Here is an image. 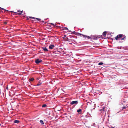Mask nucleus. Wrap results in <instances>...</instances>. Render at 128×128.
Segmentation results:
<instances>
[{"label": "nucleus", "mask_w": 128, "mask_h": 128, "mask_svg": "<svg viewBox=\"0 0 128 128\" xmlns=\"http://www.w3.org/2000/svg\"><path fill=\"white\" fill-rule=\"evenodd\" d=\"M77 33H78V34L80 36H83L84 38H87L88 39H90V40H92V35H91L90 36L86 35H84L81 34L79 33L78 32H71V34H76Z\"/></svg>", "instance_id": "nucleus-1"}, {"label": "nucleus", "mask_w": 128, "mask_h": 128, "mask_svg": "<svg viewBox=\"0 0 128 128\" xmlns=\"http://www.w3.org/2000/svg\"><path fill=\"white\" fill-rule=\"evenodd\" d=\"M92 39H93L94 40H96L98 38H102L103 39L102 35H92Z\"/></svg>", "instance_id": "nucleus-2"}, {"label": "nucleus", "mask_w": 128, "mask_h": 128, "mask_svg": "<svg viewBox=\"0 0 128 128\" xmlns=\"http://www.w3.org/2000/svg\"><path fill=\"white\" fill-rule=\"evenodd\" d=\"M23 12V10L22 11H20V10H18L17 11V12H14V13L16 14V15H17L18 14L20 15L22 14V13Z\"/></svg>", "instance_id": "nucleus-3"}, {"label": "nucleus", "mask_w": 128, "mask_h": 128, "mask_svg": "<svg viewBox=\"0 0 128 128\" xmlns=\"http://www.w3.org/2000/svg\"><path fill=\"white\" fill-rule=\"evenodd\" d=\"M78 101L77 100L74 101L70 103V104L71 105H73L74 104H76L78 103Z\"/></svg>", "instance_id": "nucleus-4"}, {"label": "nucleus", "mask_w": 128, "mask_h": 128, "mask_svg": "<svg viewBox=\"0 0 128 128\" xmlns=\"http://www.w3.org/2000/svg\"><path fill=\"white\" fill-rule=\"evenodd\" d=\"M42 60H39L38 59H37L35 61V62L36 64H38L42 62Z\"/></svg>", "instance_id": "nucleus-5"}, {"label": "nucleus", "mask_w": 128, "mask_h": 128, "mask_svg": "<svg viewBox=\"0 0 128 128\" xmlns=\"http://www.w3.org/2000/svg\"><path fill=\"white\" fill-rule=\"evenodd\" d=\"M108 32H103L102 33V35L104 37V38H104V39H106L108 37H107L106 36V34H107V33Z\"/></svg>", "instance_id": "nucleus-6"}, {"label": "nucleus", "mask_w": 128, "mask_h": 128, "mask_svg": "<svg viewBox=\"0 0 128 128\" xmlns=\"http://www.w3.org/2000/svg\"><path fill=\"white\" fill-rule=\"evenodd\" d=\"M54 47V45L53 44H50L49 46V48L50 49H53Z\"/></svg>", "instance_id": "nucleus-7"}, {"label": "nucleus", "mask_w": 128, "mask_h": 128, "mask_svg": "<svg viewBox=\"0 0 128 128\" xmlns=\"http://www.w3.org/2000/svg\"><path fill=\"white\" fill-rule=\"evenodd\" d=\"M106 107H103L102 109H101L100 110L102 112H106V111L104 109Z\"/></svg>", "instance_id": "nucleus-8"}, {"label": "nucleus", "mask_w": 128, "mask_h": 128, "mask_svg": "<svg viewBox=\"0 0 128 128\" xmlns=\"http://www.w3.org/2000/svg\"><path fill=\"white\" fill-rule=\"evenodd\" d=\"M124 35L122 34H120L118 35L117 36H118L119 40H120V39Z\"/></svg>", "instance_id": "nucleus-9"}, {"label": "nucleus", "mask_w": 128, "mask_h": 128, "mask_svg": "<svg viewBox=\"0 0 128 128\" xmlns=\"http://www.w3.org/2000/svg\"><path fill=\"white\" fill-rule=\"evenodd\" d=\"M2 10H4V12H5L6 11H7V12H8L9 11L8 10H5V9H4V8H1L0 7V10L1 11H2Z\"/></svg>", "instance_id": "nucleus-10"}, {"label": "nucleus", "mask_w": 128, "mask_h": 128, "mask_svg": "<svg viewBox=\"0 0 128 128\" xmlns=\"http://www.w3.org/2000/svg\"><path fill=\"white\" fill-rule=\"evenodd\" d=\"M42 49L44 51H48V50L47 48L46 47H42Z\"/></svg>", "instance_id": "nucleus-11"}, {"label": "nucleus", "mask_w": 128, "mask_h": 128, "mask_svg": "<svg viewBox=\"0 0 128 128\" xmlns=\"http://www.w3.org/2000/svg\"><path fill=\"white\" fill-rule=\"evenodd\" d=\"M123 36V38H120V40H124V39L126 38V36H125V35H124Z\"/></svg>", "instance_id": "nucleus-12"}, {"label": "nucleus", "mask_w": 128, "mask_h": 128, "mask_svg": "<svg viewBox=\"0 0 128 128\" xmlns=\"http://www.w3.org/2000/svg\"><path fill=\"white\" fill-rule=\"evenodd\" d=\"M19 121L18 120H15L14 121V123H18L19 122Z\"/></svg>", "instance_id": "nucleus-13"}, {"label": "nucleus", "mask_w": 128, "mask_h": 128, "mask_svg": "<svg viewBox=\"0 0 128 128\" xmlns=\"http://www.w3.org/2000/svg\"><path fill=\"white\" fill-rule=\"evenodd\" d=\"M42 84V83L40 82V81H39V82H38V84H36V86H39L41 84Z\"/></svg>", "instance_id": "nucleus-14"}, {"label": "nucleus", "mask_w": 128, "mask_h": 128, "mask_svg": "<svg viewBox=\"0 0 128 128\" xmlns=\"http://www.w3.org/2000/svg\"><path fill=\"white\" fill-rule=\"evenodd\" d=\"M40 122L41 123V124L42 125L44 124V122L42 120H40Z\"/></svg>", "instance_id": "nucleus-15"}, {"label": "nucleus", "mask_w": 128, "mask_h": 128, "mask_svg": "<svg viewBox=\"0 0 128 128\" xmlns=\"http://www.w3.org/2000/svg\"><path fill=\"white\" fill-rule=\"evenodd\" d=\"M34 80V78H32L29 79V80L30 81H32Z\"/></svg>", "instance_id": "nucleus-16"}, {"label": "nucleus", "mask_w": 128, "mask_h": 128, "mask_svg": "<svg viewBox=\"0 0 128 128\" xmlns=\"http://www.w3.org/2000/svg\"><path fill=\"white\" fill-rule=\"evenodd\" d=\"M82 111V110L80 109H79L77 111V112H78L79 113L80 112H81Z\"/></svg>", "instance_id": "nucleus-17"}, {"label": "nucleus", "mask_w": 128, "mask_h": 128, "mask_svg": "<svg viewBox=\"0 0 128 128\" xmlns=\"http://www.w3.org/2000/svg\"><path fill=\"white\" fill-rule=\"evenodd\" d=\"M103 64V63L102 62H100L98 64V65H101Z\"/></svg>", "instance_id": "nucleus-18"}, {"label": "nucleus", "mask_w": 128, "mask_h": 128, "mask_svg": "<svg viewBox=\"0 0 128 128\" xmlns=\"http://www.w3.org/2000/svg\"><path fill=\"white\" fill-rule=\"evenodd\" d=\"M46 104H44L42 106V107H45L46 106Z\"/></svg>", "instance_id": "nucleus-19"}, {"label": "nucleus", "mask_w": 128, "mask_h": 128, "mask_svg": "<svg viewBox=\"0 0 128 128\" xmlns=\"http://www.w3.org/2000/svg\"><path fill=\"white\" fill-rule=\"evenodd\" d=\"M29 18H32V19H33L34 20L36 19V18H34V17H32V16H29Z\"/></svg>", "instance_id": "nucleus-20"}, {"label": "nucleus", "mask_w": 128, "mask_h": 128, "mask_svg": "<svg viewBox=\"0 0 128 128\" xmlns=\"http://www.w3.org/2000/svg\"><path fill=\"white\" fill-rule=\"evenodd\" d=\"M68 28L66 27H64V28L63 29V30H68Z\"/></svg>", "instance_id": "nucleus-21"}, {"label": "nucleus", "mask_w": 128, "mask_h": 128, "mask_svg": "<svg viewBox=\"0 0 128 128\" xmlns=\"http://www.w3.org/2000/svg\"><path fill=\"white\" fill-rule=\"evenodd\" d=\"M115 38L116 40H118V39L119 38L118 36H117L116 37H115Z\"/></svg>", "instance_id": "nucleus-22"}, {"label": "nucleus", "mask_w": 128, "mask_h": 128, "mask_svg": "<svg viewBox=\"0 0 128 128\" xmlns=\"http://www.w3.org/2000/svg\"><path fill=\"white\" fill-rule=\"evenodd\" d=\"M36 19L37 20H38L39 21H40L41 20V19L40 18H36Z\"/></svg>", "instance_id": "nucleus-23"}, {"label": "nucleus", "mask_w": 128, "mask_h": 128, "mask_svg": "<svg viewBox=\"0 0 128 128\" xmlns=\"http://www.w3.org/2000/svg\"><path fill=\"white\" fill-rule=\"evenodd\" d=\"M36 19L37 20H38L39 21H40L41 20V19L40 18H36Z\"/></svg>", "instance_id": "nucleus-24"}, {"label": "nucleus", "mask_w": 128, "mask_h": 128, "mask_svg": "<svg viewBox=\"0 0 128 128\" xmlns=\"http://www.w3.org/2000/svg\"><path fill=\"white\" fill-rule=\"evenodd\" d=\"M126 106H124L122 107V110H123L124 109H125L126 108Z\"/></svg>", "instance_id": "nucleus-25"}, {"label": "nucleus", "mask_w": 128, "mask_h": 128, "mask_svg": "<svg viewBox=\"0 0 128 128\" xmlns=\"http://www.w3.org/2000/svg\"><path fill=\"white\" fill-rule=\"evenodd\" d=\"M4 23V24H7V22H5Z\"/></svg>", "instance_id": "nucleus-26"}, {"label": "nucleus", "mask_w": 128, "mask_h": 128, "mask_svg": "<svg viewBox=\"0 0 128 128\" xmlns=\"http://www.w3.org/2000/svg\"><path fill=\"white\" fill-rule=\"evenodd\" d=\"M50 24L51 25H53V26H54V24H52V23H50Z\"/></svg>", "instance_id": "nucleus-27"}, {"label": "nucleus", "mask_w": 128, "mask_h": 128, "mask_svg": "<svg viewBox=\"0 0 128 128\" xmlns=\"http://www.w3.org/2000/svg\"><path fill=\"white\" fill-rule=\"evenodd\" d=\"M66 37V35H64V37L63 38V39H64V38H65V37Z\"/></svg>", "instance_id": "nucleus-28"}, {"label": "nucleus", "mask_w": 128, "mask_h": 128, "mask_svg": "<svg viewBox=\"0 0 128 128\" xmlns=\"http://www.w3.org/2000/svg\"><path fill=\"white\" fill-rule=\"evenodd\" d=\"M67 41H68L69 42H70V40L68 39V38H67Z\"/></svg>", "instance_id": "nucleus-29"}, {"label": "nucleus", "mask_w": 128, "mask_h": 128, "mask_svg": "<svg viewBox=\"0 0 128 128\" xmlns=\"http://www.w3.org/2000/svg\"><path fill=\"white\" fill-rule=\"evenodd\" d=\"M6 89L8 90V87H6Z\"/></svg>", "instance_id": "nucleus-30"}, {"label": "nucleus", "mask_w": 128, "mask_h": 128, "mask_svg": "<svg viewBox=\"0 0 128 128\" xmlns=\"http://www.w3.org/2000/svg\"><path fill=\"white\" fill-rule=\"evenodd\" d=\"M11 12H14V11H10Z\"/></svg>", "instance_id": "nucleus-31"}, {"label": "nucleus", "mask_w": 128, "mask_h": 128, "mask_svg": "<svg viewBox=\"0 0 128 128\" xmlns=\"http://www.w3.org/2000/svg\"><path fill=\"white\" fill-rule=\"evenodd\" d=\"M28 19H29V18H27V20H28Z\"/></svg>", "instance_id": "nucleus-32"}, {"label": "nucleus", "mask_w": 128, "mask_h": 128, "mask_svg": "<svg viewBox=\"0 0 128 128\" xmlns=\"http://www.w3.org/2000/svg\"><path fill=\"white\" fill-rule=\"evenodd\" d=\"M68 31L69 32H71V31L70 30H69Z\"/></svg>", "instance_id": "nucleus-33"}, {"label": "nucleus", "mask_w": 128, "mask_h": 128, "mask_svg": "<svg viewBox=\"0 0 128 128\" xmlns=\"http://www.w3.org/2000/svg\"><path fill=\"white\" fill-rule=\"evenodd\" d=\"M111 33H112V34H114V32H111Z\"/></svg>", "instance_id": "nucleus-34"}, {"label": "nucleus", "mask_w": 128, "mask_h": 128, "mask_svg": "<svg viewBox=\"0 0 128 128\" xmlns=\"http://www.w3.org/2000/svg\"><path fill=\"white\" fill-rule=\"evenodd\" d=\"M1 124L0 123V126H1Z\"/></svg>", "instance_id": "nucleus-35"}, {"label": "nucleus", "mask_w": 128, "mask_h": 128, "mask_svg": "<svg viewBox=\"0 0 128 128\" xmlns=\"http://www.w3.org/2000/svg\"><path fill=\"white\" fill-rule=\"evenodd\" d=\"M104 32H106V31H104Z\"/></svg>", "instance_id": "nucleus-36"}, {"label": "nucleus", "mask_w": 128, "mask_h": 128, "mask_svg": "<svg viewBox=\"0 0 128 128\" xmlns=\"http://www.w3.org/2000/svg\"><path fill=\"white\" fill-rule=\"evenodd\" d=\"M128 50V48H127V50Z\"/></svg>", "instance_id": "nucleus-37"}, {"label": "nucleus", "mask_w": 128, "mask_h": 128, "mask_svg": "<svg viewBox=\"0 0 128 128\" xmlns=\"http://www.w3.org/2000/svg\"><path fill=\"white\" fill-rule=\"evenodd\" d=\"M73 32H75V31H73Z\"/></svg>", "instance_id": "nucleus-38"}, {"label": "nucleus", "mask_w": 128, "mask_h": 128, "mask_svg": "<svg viewBox=\"0 0 128 128\" xmlns=\"http://www.w3.org/2000/svg\"><path fill=\"white\" fill-rule=\"evenodd\" d=\"M32 36H33V35L32 34Z\"/></svg>", "instance_id": "nucleus-39"}]
</instances>
